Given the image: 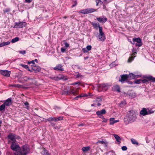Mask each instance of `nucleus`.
Here are the masks:
<instances>
[{
  "instance_id": "cd10ccee",
  "label": "nucleus",
  "mask_w": 155,
  "mask_h": 155,
  "mask_svg": "<svg viewBox=\"0 0 155 155\" xmlns=\"http://www.w3.org/2000/svg\"><path fill=\"white\" fill-rule=\"evenodd\" d=\"M5 106L3 104L0 106V110L1 111H4L5 110Z\"/></svg>"
},
{
  "instance_id": "6e6552de",
  "label": "nucleus",
  "mask_w": 155,
  "mask_h": 155,
  "mask_svg": "<svg viewBox=\"0 0 155 155\" xmlns=\"http://www.w3.org/2000/svg\"><path fill=\"white\" fill-rule=\"evenodd\" d=\"M32 70L35 73H37L40 71L41 68L38 66H36L35 64H33L31 65V68Z\"/></svg>"
},
{
  "instance_id": "1a4fd4ad",
  "label": "nucleus",
  "mask_w": 155,
  "mask_h": 155,
  "mask_svg": "<svg viewBox=\"0 0 155 155\" xmlns=\"http://www.w3.org/2000/svg\"><path fill=\"white\" fill-rule=\"evenodd\" d=\"M121 78L120 79L119 81L120 82L122 83H124V82L127 81L128 78L127 74H123L121 75Z\"/></svg>"
},
{
  "instance_id": "9d476101",
  "label": "nucleus",
  "mask_w": 155,
  "mask_h": 155,
  "mask_svg": "<svg viewBox=\"0 0 155 155\" xmlns=\"http://www.w3.org/2000/svg\"><path fill=\"white\" fill-rule=\"evenodd\" d=\"M93 96V94H92L91 93H88L87 94H81L79 96H77L75 98L77 99L79 97H87L88 98H91V97H92Z\"/></svg>"
},
{
  "instance_id": "4be33fe9",
  "label": "nucleus",
  "mask_w": 155,
  "mask_h": 155,
  "mask_svg": "<svg viewBox=\"0 0 155 155\" xmlns=\"http://www.w3.org/2000/svg\"><path fill=\"white\" fill-rule=\"evenodd\" d=\"M113 135L117 142H118L119 143H120L121 140V138L120 137L117 135L116 134H114Z\"/></svg>"
},
{
  "instance_id": "58836bf2",
  "label": "nucleus",
  "mask_w": 155,
  "mask_h": 155,
  "mask_svg": "<svg viewBox=\"0 0 155 155\" xmlns=\"http://www.w3.org/2000/svg\"><path fill=\"white\" fill-rule=\"evenodd\" d=\"M64 76V75L61 74L59 75L58 76V78L59 80L62 79Z\"/></svg>"
},
{
  "instance_id": "a18cd8bd",
  "label": "nucleus",
  "mask_w": 155,
  "mask_h": 155,
  "mask_svg": "<svg viewBox=\"0 0 155 155\" xmlns=\"http://www.w3.org/2000/svg\"><path fill=\"white\" fill-rule=\"evenodd\" d=\"M82 51L84 53L87 52L88 51L87 50L86 48H83L82 49Z\"/></svg>"
},
{
  "instance_id": "69168bd1",
  "label": "nucleus",
  "mask_w": 155,
  "mask_h": 155,
  "mask_svg": "<svg viewBox=\"0 0 155 155\" xmlns=\"http://www.w3.org/2000/svg\"><path fill=\"white\" fill-rule=\"evenodd\" d=\"M107 120L105 119V118H104L102 121V122H107Z\"/></svg>"
},
{
  "instance_id": "603ef678",
  "label": "nucleus",
  "mask_w": 155,
  "mask_h": 155,
  "mask_svg": "<svg viewBox=\"0 0 155 155\" xmlns=\"http://www.w3.org/2000/svg\"><path fill=\"white\" fill-rule=\"evenodd\" d=\"M68 78H67V77L66 76H64L62 80L66 81V80H68Z\"/></svg>"
},
{
  "instance_id": "ea45409f",
  "label": "nucleus",
  "mask_w": 155,
  "mask_h": 155,
  "mask_svg": "<svg viewBox=\"0 0 155 155\" xmlns=\"http://www.w3.org/2000/svg\"><path fill=\"white\" fill-rule=\"evenodd\" d=\"M100 112H101V114H105L106 113V110L104 109H102L100 111Z\"/></svg>"
},
{
  "instance_id": "e433bc0d",
  "label": "nucleus",
  "mask_w": 155,
  "mask_h": 155,
  "mask_svg": "<svg viewBox=\"0 0 155 155\" xmlns=\"http://www.w3.org/2000/svg\"><path fill=\"white\" fill-rule=\"evenodd\" d=\"M142 79L136 80V84H139L142 82Z\"/></svg>"
},
{
  "instance_id": "c9c22d12",
  "label": "nucleus",
  "mask_w": 155,
  "mask_h": 155,
  "mask_svg": "<svg viewBox=\"0 0 155 155\" xmlns=\"http://www.w3.org/2000/svg\"><path fill=\"white\" fill-rule=\"evenodd\" d=\"M97 114L99 116V117L100 118L101 117V116H102L101 113V112L100 111H97L96 112Z\"/></svg>"
},
{
  "instance_id": "4d7b16f0",
  "label": "nucleus",
  "mask_w": 155,
  "mask_h": 155,
  "mask_svg": "<svg viewBox=\"0 0 155 155\" xmlns=\"http://www.w3.org/2000/svg\"><path fill=\"white\" fill-rule=\"evenodd\" d=\"M69 44L67 42H65V46L67 48L69 46Z\"/></svg>"
},
{
  "instance_id": "b1692460",
  "label": "nucleus",
  "mask_w": 155,
  "mask_h": 155,
  "mask_svg": "<svg viewBox=\"0 0 155 155\" xmlns=\"http://www.w3.org/2000/svg\"><path fill=\"white\" fill-rule=\"evenodd\" d=\"M87 14L96 11V10L92 8H87Z\"/></svg>"
},
{
  "instance_id": "20e7f679",
  "label": "nucleus",
  "mask_w": 155,
  "mask_h": 155,
  "mask_svg": "<svg viewBox=\"0 0 155 155\" xmlns=\"http://www.w3.org/2000/svg\"><path fill=\"white\" fill-rule=\"evenodd\" d=\"M63 119L62 117H51L48 118L47 120L50 122L51 121L57 122L60 120H61Z\"/></svg>"
},
{
  "instance_id": "5fc2aeb1",
  "label": "nucleus",
  "mask_w": 155,
  "mask_h": 155,
  "mask_svg": "<svg viewBox=\"0 0 155 155\" xmlns=\"http://www.w3.org/2000/svg\"><path fill=\"white\" fill-rule=\"evenodd\" d=\"M31 63H32V64H35V60H32L30 61H29L28 62V64H30Z\"/></svg>"
},
{
  "instance_id": "0eeeda50",
  "label": "nucleus",
  "mask_w": 155,
  "mask_h": 155,
  "mask_svg": "<svg viewBox=\"0 0 155 155\" xmlns=\"http://www.w3.org/2000/svg\"><path fill=\"white\" fill-rule=\"evenodd\" d=\"M15 25L14 28H20L25 26L26 24L25 22H18L15 23Z\"/></svg>"
},
{
  "instance_id": "bf43d9fd",
  "label": "nucleus",
  "mask_w": 155,
  "mask_h": 155,
  "mask_svg": "<svg viewBox=\"0 0 155 155\" xmlns=\"http://www.w3.org/2000/svg\"><path fill=\"white\" fill-rule=\"evenodd\" d=\"M84 125H85L84 124V123H82L81 124H78V126H84Z\"/></svg>"
},
{
  "instance_id": "f03ea898",
  "label": "nucleus",
  "mask_w": 155,
  "mask_h": 155,
  "mask_svg": "<svg viewBox=\"0 0 155 155\" xmlns=\"http://www.w3.org/2000/svg\"><path fill=\"white\" fill-rule=\"evenodd\" d=\"M127 119L129 121L132 122L136 120V113L133 110H131L127 114Z\"/></svg>"
},
{
  "instance_id": "37998d69",
  "label": "nucleus",
  "mask_w": 155,
  "mask_h": 155,
  "mask_svg": "<svg viewBox=\"0 0 155 155\" xmlns=\"http://www.w3.org/2000/svg\"><path fill=\"white\" fill-rule=\"evenodd\" d=\"M121 149L125 151L127 150V148L125 146H123L122 147Z\"/></svg>"
},
{
  "instance_id": "a878e982",
  "label": "nucleus",
  "mask_w": 155,
  "mask_h": 155,
  "mask_svg": "<svg viewBox=\"0 0 155 155\" xmlns=\"http://www.w3.org/2000/svg\"><path fill=\"white\" fill-rule=\"evenodd\" d=\"M90 148L89 146L85 147L82 148V150L84 152H86L90 150Z\"/></svg>"
},
{
  "instance_id": "a19ab883",
  "label": "nucleus",
  "mask_w": 155,
  "mask_h": 155,
  "mask_svg": "<svg viewBox=\"0 0 155 155\" xmlns=\"http://www.w3.org/2000/svg\"><path fill=\"white\" fill-rule=\"evenodd\" d=\"M131 143L133 144H136V140L133 138H131L130 139Z\"/></svg>"
},
{
  "instance_id": "c756f323",
  "label": "nucleus",
  "mask_w": 155,
  "mask_h": 155,
  "mask_svg": "<svg viewBox=\"0 0 155 155\" xmlns=\"http://www.w3.org/2000/svg\"><path fill=\"white\" fill-rule=\"evenodd\" d=\"M74 75L76 76V78H78L79 77L81 78L83 77V76L80 74H79L78 72L76 73Z\"/></svg>"
},
{
  "instance_id": "6e6d98bb",
  "label": "nucleus",
  "mask_w": 155,
  "mask_h": 155,
  "mask_svg": "<svg viewBox=\"0 0 155 155\" xmlns=\"http://www.w3.org/2000/svg\"><path fill=\"white\" fill-rule=\"evenodd\" d=\"M50 123H51V125L53 127H55V125H56V124L55 123H52V122H50Z\"/></svg>"
},
{
  "instance_id": "f257e3e1",
  "label": "nucleus",
  "mask_w": 155,
  "mask_h": 155,
  "mask_svg": "<svg viewBox=\"0 0 155 155\" xmlns=\"http://www.w3.org/2000/svg\"><path fill=\"white\" fill-rule=\"evenodd\" d=\"M10 147L14 152L12 153L8 151L6 153L7 155H26L29 151L28 145H25L20 147L18 143L15 141L12 142Z\"/></svg>"
},
{
  "instance_id": "72a5a7b5",
  "label": "nucleus",
  "mask_w": 155,
  "mask_h": 155,
  "mask_svg": "<svg viewBox=\"0 0 155 155\" xmlns=\"http://www.w3.org/2000/svg\"><path fill=\"white\" fill-rule=\"evenodd\" d=\"M103 28L102 27H100L99 28V34L101 35V34H104V33L102 31Z\"/></svg>"
},
{
  "instance_id": "423d86ee",
  "label": "nucleus",
  "mask_w": 155,
  "mask_h": 155,
  "mask_svg": "<svg viewBox=\"0 0 155 155\" xmlns=\"http://www.w3.org/2000/svg\"><path fill=\"white\" fill-rule=\"evenodd\" d=\"M152 81L153 82H155V78L152 76L147 77L146 78L142 79V83H148V81Z\"/></svg>"
},
{
  "instance_id": "f3484780",
  "label": "nucleus",
  "mask_w": 155,
  "mask_h": 155,
  "mask_svg": "<svg viewBox=\"0 0 155 155\" xmlns=\"http://www.w3.org/2000/svg\"><path fill=\"white\" fill-rule=\"evenodd\" d=\"M54 70L57 71H63V68L62 67V66L61 64H59L57 65L56 67L54 68Z\"/></svg>"
},
{
  "instance_id": "7ed1b4c3",
  "label": "nucleus",
  "mask_w": 155,
  "mask_h": 155,
  "mask_svg": "<svg viewBox=\"0 0 155 155\" xmlns=\"http://www.w3.org/2000/svg\"><path fill=\"white\" fill-rule=\"evenodd\" d=\"M7 137L11 140L12 141V142H16V139H19L20 138L19 136L12 133H10L8 136Z\"/></svg>"
},
{
  "instance_id": "2eb2a0df",
  "label": "nucleus",
  "mask_w": 155,
  "mask_h": 155,
  "mask_svg": "<svg viewBox=\"0 0 155 155\" xmlns=\"http://www.w3.org/2000/svg\"><path fill=\"white\" fill-rule=\"evenodd\" d=\"M140 114L143 116H145L148 115V113L147 109L145 108H143L140 112Z\"/></svg>"
},
{
  "instance_id": "052dcab7",
  "label": "nucleus",
  "mask_w": 155,
  "mask_h": 155,
  "mask_svg": "<svg viewBox=\"0 0 155 155\" xmlns=\"http://www.w3.org/2000/svg\"><path fill=\"white\" fill-rule=\"evenodd\" d=\"M69 92L68 91H64V93L62 94H68Z\"/></svg>"
},
{
  "instance_id": "412c9836",
  "label": "nucleus",
  "mask_w": 155,
  "mask_h": 155,
  "mask_svg": "<svg viewBox=\"0 0 155 155\" xmlns=\"http://www.w3.org/2000/svg\"><path fill=\"white\" fill-rule=\"evenodd\" d=\"M119 121V120H114V118H111L110 119V125H113L114 124L118 122Z\"/></svg>"
},
{
  "instance_id": "dca6fc26",
  "label": "nucleus",
  "mask_w": 155,
  "mask_h": 155,
  "mask_svg": "<svg viewBox=\"0 0 155 155\" xmlns=\"http://www.w3.org/2000/svg\"><path fill=\"white\" fill-rule=\"evenodd\" d=\"M143 45L141 39L140 38H136V46L140 47Z\"/></svg>"
},
{
  "instance_id": "774afa93",
  "label": "nucleus",
  "mask_w": 155,
  "mask_h": 155,
  "mask_svg": "<svg viewBox=\"0 0 155 155\" xmlns=\"http://www.w3.org/2000/svg\"><path fill=\"white\" fill-rule=\"evenodd\" d=\"M24 104L25 105L27 106L29 105L28 102L27 101H26L24 103Z\"/></svg>"
},
{
  "instance_id": "13d9d810",
  "label": "nucleus",
  "mask_w": 155,
  "mask_h": 155,
  "mask_svg": "<svg viewBox=\"0 0 155 155\" xmlns=\"http://www.w3.org/2000/svg\"><path fill=\"white\" fill-rule=\"evenodd\" d=\"M65 49L64 48H61V51L62 52H64L65 51Z\"/></svg>"
},
{
  "instance_id": "79ce46f5",
  "label": "nucleus",
  "mask_w": 155,
  "mask_h": 155,
  "mask_svg": "<svg viewBox=\"0 0 155 155\" xmlns=\"http://www.w3.org/2000/svg\"><path fill=\"white\" fill-rule=\"evenodd\" d=\"M86 48L88 51H90L91 49V45H87L86 47Z\"/></svg>"
},
{
  "instance_id": "c03bdc74",
  "label": "nucleus",
  "mask_w": 155,
  "mask_h": 155,
  "mask_svg": "<svg viewBox=\"0 0 155 155\" xmlns=\"http://www.w3.org/2000/svg\"><path fill=\"white\" fill-rule=\"evenodd\" d=\"M74 2V4L72 6V7H73L75 6L77 4V1H75Z\"/></svg>"
},
{
  "instance_id": "c85d7f7f",
  "label": "nucleus",
  "mask_w": 155,
  "mask_h": 155,
  "mask_svg": "<svg viewBox=\"0 0 155 155\" xmlns=\"http://www.w3.org/2000/svg\"><path fill=\"white\" fill-rule=\"evenodd\" d=\"M19 39L18 37H15V38H13L11 41V42L12 43H15L19 41Z\"/></svg>"
},
{
  "instance_id": "5701e85b",
  "label": "nucleus",
  "mask_w": 155,
  "mask_h": 155,
  "mask_svg": "<svg viewBox=\"0 0 155 155\" xmlns=\"http://www.w3.org/2000/svg\"><path fill=\"white\" fill-rule=\"evenodd\" d=\"M113 89L114 91H116L118 92H120V87L118 85H114L113 87Z\"/></svg>"
},
{
  "instance_id": "39448f33",
  "label": "nucleus",
  "mask_w": 155,
  "mask_h": 155,
  "mask_svg": "<svg viewBox=\"0 0 155 155\" xmlns=\"http://www.w3.org/2000/svg\"><path fill=\"white\" fill-rule=\"evenodd\" d=\"M98 89L99 90H101V89H102V90L103 91H105L108 88L109 85L107 84L103 83L98 84Z\"/></svg>"
},
{
  "instance_id": "393cba45",
  "label": "nucleus",
  "mask_w": 155,
  "mask_h": 155,
  "mask_svg": "<svg viewBox=\"0 0 155 155\" xmlns=\"http://www.w3.org/2000/svg\"><path fill=\"white\" fill-rule=\"evenodd\" d=\"M41 153L42 155H50L47 150L45 149H44L43 151H41Z\"/></svg>"
},
{
  "instance_id": "864d4df0",
  "label": "nucleus",
  "mask_w": 155,
  "mask_h": 155,
  "mask_svg": "<svg viewBox=\"0 0 155 155\" xmlns=\"http://www.w3.org/2000/svg\"><path fill=\"white\" fill-rule=\"evenodd\" d=\"M21 85L18 84H15L12 85L13 87H21Z\"/></svg>"
},
{
  "instance_id": "4468645a",
  "label": "nucleus",
  "mask_w": 155,
  "mask_h": 155,
  "mask_svg": "<svg viewBox=\"0 0 155 155\" xmlns=\"http://www.w3.org/2000/svg\"><path fill=\"white\" fill-rule=\"evenodd\" d=\"M12 100L11 98H8L5 101L3 104L5 106H8L12 104Z\"/></svg>"
},
{
  "instance_id": "de8ad7c7",
  "label": "nucleus",
  "mask_w": 155,
  "mask_h": 155,
  "mask_svg": "<svg viewBox=\"0 0 155 155\" xmlns=\"http://www.w3.org/2000/svg\"><path fill=\"white\" fill-rule=\"evenodd\" d=\"M130 42L133 44H134L136 42V38H134L133 39V42H131V41H130Z\"/></svg>"
},
{
  "instance_id": "2f4dec72",
  "label": "nucleus",
  "mask_w": 155,
  "mask_h": 155,
  "mask_svg": "<svg viewBox=\"0 0 155 155\" xmlns=\"http://www.w3.org/2000/svg\"><path fill=\"white\" fill-rule=\"evenodd\" d=\"M87 9H86L84 10H83L80 11V12L81 13H82V14H87Z\"/></svg>"
},
{
  "instance_id": "f8f14e48",
  "label": "nucleus",
  "mask_w": 155,
  "mask_h": 155,
  "mask_svg": "<svg viewBox=\"0 0 155 155\" xmlns=\"http://www.w3.org/2000/svg\"><path fill=\"white\" fill-rule=\"evenodd\" d=\"M132 51L133 54H132L131 56L129 58L127 61L128 62H130L134 59V58L135 57L134 55L135 54V53H136V51L135 50L134 48H133Z\"/></svg>"
},
{
  "instance_id": "473e14b6",
  "label": "nucleus",
  "mask_w": 155,
  "mask_h": 155,
  "mask_svg": "<svg viewBox=\"0 0 155 155\" xmlns=\"http://www.w3.org/2000/svg\"><path fill=\"white\" fill-rule=\"evenodd\" d=\"M20 66L22 67H23L25 69H28V68H29L28 66L27 65L23 64H20Z\"/></svg>"
},
{
  "instance_id": "338daca9",
  "label": "nucleus",
  "mask_w": 155,
  "mask_h": 155,
  "mask_svg": "<svg viewBox=\"0 0 155 155\" xmlns=\"http://www.w3.org/2000/svg\"><path fill=\"white\" fill-rule=\"evenodd\" d=\"M54 128L55 129H60V127L59 126H56V125L55 126V127H54Z\"/></svg>"
},
{
  "instance_id": "ddd939ff",
  "label": "nucleus",
  "mask_w": 155,
  "mask_h": 155,
  "mask_svg": "<svg viewBox=\"0 0 155 155\" xmlns=\"http://www.w3.org/2000/svg\"><path fill=\"white\" fill-rule=\"evenodd\" d=\"M97 38L99 41H104L106 38L104 34L101 35L99 34Z\"/></svg>"
},
{
  "instance_id": "09e8293b",
  "label": "nucleus",
  "mask_w": 155,
  "mask_h": 155,
  "mask_svg": "<svg viewBox=\"0 0 155 155\" xmlns=\"http://www.w3.org/2000/svg\"><path fill=\"white\" fill-rule=\"evenodd\" d=\"M19 53L22 54H24L26 53V52L25 51H19Z\"/></svg>"
},
{
  "instance_id": "4c0bfd02",
  "label": "nucleus",
  "mask_w": 155,
  "mask_h": 155,
  "mask_svg": "<svg viewBox=\"0 0 155 155\" xmlns=\"http://www.w3.org/2000/svg\"><path fill=\"white\" fill-rule=\"evenodd\" d=\"M147 112L148 115L149 114L153 113L154 112V111H153L152 110L150 109L147 111Z\"/></svg>"
},
{
  "instance_id": "a211bd4d",
  "label": "nucleus",
  "mask_w": 155,
  "mask_h": 155,
  "mask_svg": "<svg viewBox=\"0 0 155 155\" xmlns=\"http://www.w3.org/2000/svg\"><path fill=\"white\" fill-rule=\"evenodd\" d=\"M97 20L99 22L104 23L107 21V18H103L101 17L97 18Z\"/></svg>"
},
{
  "instance_id": "680f3d73",
  "label": "nucleus",
  "mask_w": 155,
  "mask_h": 155,
  "mask_svg": "<svg viewBox=\"0 0 155 155\" xmlns=\"http://www.w3.org/2000/svg\"><path fill=\"white\" fill-rule=\"evenodd\" d=\"M80 82H75L73 83L72 84V85H76L78 84H80Z\"/></svg>"
},
{
  "instance_id": "f704fd0d",
  "label": "nucleus",
  "mask_w": 155,
  "mask_h": 155,
  "mask_svg": "<svg viewBox=\"0 0 155 155\" xmlns=\"http://www.w3.org/2000/svg\"><path fill=\"white\" fill-rule=\"evenodd\" d=\"M2 43L3 46L5 45H7L10 44V42L9 41H7L6 42H3Z\"/></svg>"
},
{
  "instance_id": "3c124183",
  "label": "nucleus",
  "mask_w": 155,
  "mask_h": 155,
  "mask_svg": "<svg viewBox=\"0 0 155 155\" xmlns=\"http://www.w3.org/2000/svg\"><path fill=\"white\" fill-rule=\"evenodd\" d=\"M52 79L54 80L55 81H58L59 80L58 78V76L57 77H55L54 78H51Z\"/></svg>"
},
{
  "instance_id": "9b49d317",
  "label": "nucleus",
  "mask_w": 155,
  "mask_h": 155,
  "mask_svg": "<svg viewBox=\"0 0 155 155\" xmlns=\"http://www.w3.org/2000/svg\"><path fill=\"white\" fill-rule=\"evenodd\" d=\"M0 73L3 75L7 77L10 76V71H9L7 70H1L0 71Z\"/></svg>"
},
{
  "instance_id": "8fccbe9b",
  "label": "nucleus",
  "mask_w": 155,
  "mask_h": 155,
  "mask_svg": "<svg viewBox=\"0 0 155 155\" xmlns=\"http://www.w3.org/2000/svg\"><path fill=\"white\" fill-rule=\"evenodd\" d=\"M78 91L77 90H75L74 91V93L72 94L74 95H76L77 94V93L78 92Z\"/></svg>"
},
{
  "instance_id": "0e129e2a",
  "label": "nucleus",
  "mask_w": 155,
  "mask_h": 155,
  "mask_svg": "<svg viewBox=\"0 0 155 155\" xmlns=\"http://www.w3.org/2000/svg\"><path fill=\"white\" fill-rule=\"evenodd\" d=\"M9 11V10L8 9H5V10H4V12H8Z\"/></svg>"
},
{
  "instance_id": "7c9ffc66",
  "label": "nucleus",
  "mask_w": 155,
  "mask_h": 155,
  "mask_svg": "<svg viewBox=\"0 0 155 155\" xmlns=\"http://www.w3.org/2000/svg\"><path fill=\"white\" fill-rule=\"evenodd\" d=\"M98 143H101L102 144H104L107 143V142H105L103 141L99 140L96 142V144H98Z\"/></svg>"
},
{
  "instance_id": "bb28decb",
  "label": "nucleus",
  "mask_w": 155,
  "mask_h": 155,
  "mask_svg": "<svg viewBox=\"0 0 155 155\" xmlns=\"http://www.w3.org/2000/svg\"><path fill=\"white\" fill-rule=\"evenodd\" d=\"M127 75L128 78H130L131 79H133L134 78L136 77L135 75L132 73L128 75L127 74Z\"/></svg>"
},
{
  "instance_id": "e2e57ef3",
  "label": "nucleus",
  "mask_w": 155,
  "mask_h": 155,
  "mask_svg": "<svg viewBox=\"0 0 155 155\" xmlns=\"http://www.w3.org/2000/svg\"><path fill=\"white\" fill-rule=\"evenodd\" d=\"M74 91L75 90L73 89H71V91L70 92V93L72 94L73 93H74Z\"/></svg>"
},
{
  "instance_id": "aec40b11",
  "label": "nucleus",
  "mask_w": 155,
  "mask_h": 155,
  "mask_svg": "<svg viewBox=\"0 0 155 155\" xmlns=\"http://www.w3.org/2000/svg\"><path fill=\"white\" fill-rule=\"evenodd\" d=\"M91 24L93 25L94 28L95 29H97L98 28H99L100 26L99 25V23H95L94 22H92L91 23Z\"/></svg>"
},
{
  "instance_id": "49530a36",
  "label": "nucleus",
  "mask_w": 155,
  "mask_h": 155,
  "mask_svg": "<svg viewBox=\"0 0 155 155\" xmlns=\"http://www.w3.org/2000/svg\"><path fill=\"white\" fill-rule=\"evenodd\" d=\"M101 2V0H96V5H98V3Z\"/></svg>"
},
{
  "instance_id": "6ab92c4d",
  "label": "nucleus",
  "mask_w": 155,
  "mask_h": 155,
  "mask_svg": "<svg viewBox=\"0 0 155 155\" xmlns=\"http://www.w3.org/2000/svg\"><path fill=\"white\" fill-rule=\"evenodd\" d=\"M101 101L102 99L101 98H97L96 99L95 103H96L97 105L99 106L101 105Z\"/></svg>"
}]
</instances>
